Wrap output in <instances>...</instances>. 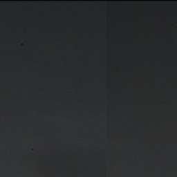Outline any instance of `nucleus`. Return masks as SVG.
Listing matches in <instances>:
<instances>
[{
  "mask_svg": "<svg viewBox=\"0 0 177 177\" xmlns=\"http://www.w3.org/2000/svg\"><path fill=\"white\" fill-rule=\"evenodd\" d=\"M112 41H113V22H112Z\"/></svg>",
  "mask_w": 177,
  "mask_h": 177,
  "instance_id": "obj_3",
  "label": "nucleus"
},
{
  "mask_svg": "<svg viewBox=\"0 0 177 177\" xmlns=\"http://www.w3.org/2000/svg\"><path fill=\"white\" fill-rule=\"evenodd\" d=\"M109 5V71H111V1Z\"/></svg>",
  "mask_w": 177,
  "mask_h": 177,
  "instance_id": "obj_1",
  "label": "nucleus"
},
{
  "mask_svg": "<svg viewBox=\"0 0 177 177\" xmlns=\"http://www.w3.org/2000/svg\"><path fill=\"white\" fill-rule=\"evenodd\" d=\"M114 2H115V1H111V6H112V21H113V6H114Z\"/></svg>",
  "mask_w": 177,
  "mask_h": 177,
  "instance_id": "obj_2",
  "label": "nucleus"
}]
</instances>
